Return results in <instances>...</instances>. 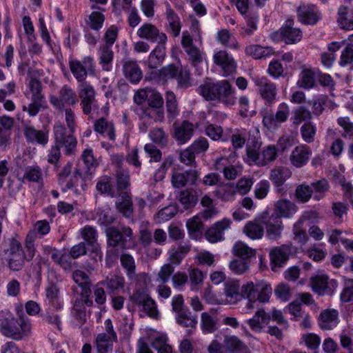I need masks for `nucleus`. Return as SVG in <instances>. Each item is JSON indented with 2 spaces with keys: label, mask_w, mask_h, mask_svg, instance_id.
<instances>
[{
  "label": "nucleus",
  "mask_w": 353,
  "mask_h": 353,
  "mask_svg": "<svg viewBox=\"0 0 353 353\" xmlns=\"http://www.w3.org/2000/svg\"><path fill=\"white\" fill-rule=\"evenodd\" d=\"M228 161L225 158L217 159L215 161V168L217 170H222L225 179L233 180L237 176V170L233 165L226 166Z\"/></svg>",
  "instance_id": "50"
},
{
  "label": "nucleus",
  "mask_w": 353,
  "mask_h": 353,
  "mask_svg": "<svg viewBox=\"0 0 353 353\" xmlns=\"http://www.w3.org/2000/svg\"><path fill=\"white\" fill-rule=\"evenodd\" d=\"M200 327L204 334H212L218 329V319L210 313L204 312L200 317Z\"/></svg>",
  "instance_id": "32"
},
{
  "label": "nucleus",
  "mask_w": 353,
  "mask_h": 353,
  "mask_svg": "<svg viewBox=\"0 0 353 353\" xmlns=\"http://www.w3.org/2000/svg\"><path fill=\"white\" fill-rule=\"evenodd\" d=\"M339 322V312L334 309L323 310L319 316V326L323 330H332Z\"/></svg>",
  "instance_id": "28"
},
{
  "label": "nucleus",
  "mask_w": 353,
  "mask_h": 353,
  "mask_svg": "<svg viewBox=\"0 0 353 353\" xmlns=\"http://www.w3.org/2000/svg\"><path fill=\"white\" fill-rule=\"evenodd\" d=\"M176 321L179 325L184 327H196L197 325L196 317L192 315L189 310L176 314Z\"/></svg>",
  "instance_id": "56"
},
{
  "label": "nucleus",
  "mask_w": 353,
  "mask_h": 353,
  "mask_svg": "<svg viewBox=\"0 0 353 353\" xmlns=\"http://www.w3.org/2000/svg\"><path fill=\"white\" fill-rule=\"evenodd\" d=\"M131 301L139 307L150 316L157 319L159 311L155 301L145 291L137 290L131 296Z\"/></svg>",
  "instance_id": "13"
},
{
  "label": "nucleus",
  "mask_w": 353,
  "mask_h": 353,
  "mask_svg": "<svg viewBox=\"0 0 353 353\" xmlns=\"http://www.w3.org/2000/svg\"><path fill=\"white\" fill-rule=\"evenodd\" d=\"M281 36L286 43H296L302 38V32L294 27V21L288 19L280 30Z\"/></svg>",
  "instance_id": "24"
},
{
  "label": "nucleus",
  "mask_w": 353,
  "mask_h": 353,
  "mask_svg": "<svg viewBox=\"0 0 353 353\" xmlns=\"http://www.w3.org/2000/svg\"><path fill=\"white\" fill-rule=\"evenodd\" d=\"M254 82L258 91L267 105H272L276 101L277 88L276 85L266 77H256Z\"/></svg>",
  "instance_id": "10"
},
{
  "label": "nucleus",
  "mask_w": 353,
  "mask_h": 353,
  "mask_svg": "<svg viewBox=\"0 0 353 353\" xmlns=\"http://www.w3.org/2000/svg\"><path fill=\"white\" fill-rule=\"evenodd\" d=\"M270 320V315L267 314L264 310H259L254 316L247 321L250 328L256 332L261 331L263 327L261 323H268Z\"/></svg>",
  "instance_id": "37"
},
{
  "label": "nucleus",
  "mask_w": 353,
  "mask_h": 353,
  "mask_svg": "<svg viewBox=\"0 0 353 353\" xmlns=\"http://www.w3.org/2000/svg\"><path fill=\"white\" fill-rule=\"evenodd\" d=\"M234 254L242 259H248L256 255V250L243 242H238L233 247Z\"/></svg>",
  "instance_id": "53"
},
{
  "label": "nucleus",
  "mask_w": 353,
  "mask_h": 353,
  "mask_svg": "<svg viewBox=\"0 0 353 353\" xmlns=\"http://www.w3.org/2000/svg\"><path fill=\"white\" fill-rule=\"evenodd\" d=\"M92 304L93 302L90 296H81L80 298L77 299L74 301L72 314L80 326L85 323L87 321L85 305L90 307Z\"/></svg>",
  "instance_id": "21"
},
{
  "label": "nucleus",
  "mask_w": 353,
  "mask_h": 353,
  "mask_svg": "<svg viewBox=\"0 0 353 353\" xmlns=\"http://www.w3.org/2000/svg\"><path fill=\"white\" fill-rule=\"evenodd\" d=\"M81 236L83 239L87 242L88 245H91L92 249L97 251L99 248V245L97 243V232L92 226L86 225L81 230Z\"/></svg>",
  "instance_id": "52"
},
{
  "label": "nucleus",
  "mask_w": 353,
  "mask_h": 353,
  "mask_svg": "<svg viewBox=\"0 0 353 353\" xmlns=\"http://www.w3.org/2000/svg\"><path fill=\"white\" fill-rule=\"evenodd\" d=\"M292 252L291 245H283L276 247L270 253V260L272 265V270L277 271L288 260L289 255Z\"/></svg>",
  "instance_id": "22"
},
{
  "label": "nucleus",
  "mask_w": 353,
  "mask_h": 353,
  "mask_svg": "<svg viewBox=\"0 0 353 353\" xmlns=\"http://www.w3.org/2000/svg\"><path fill=\"white\" fill-rule=\"evenodd\" d=\"M161 74L168 79L175 78L177 86L181 89H187L192 85V79L189 70L174 65H169L161 70Z\"/></svg>",
  "instance_id": "8"
},
{
  "label": "nucleus",
  "mask_w": 353,
  "mask_h": 353,
  "mask_svg": "<svg viewBox=\"0 0 353 353\" xmlns=\"http://www.w3.org/2000/svg\"><path fill=\"white\" fill-rule=\"evenodd\" d=\"M242 296H245L249 301L248 308H252V303L259 301L261 303L269 301L272 293L271 285L264 281H258L256 283L248 282L241 288Z\"/></svg>",
  "instance_id": "5"
},
{
  "label": "nucleus",
  "mask_w": 353,
  "mask_h": 353,
  "mask_svg": "<svg viewBox=\"0 0 353 353\" xmlns=\"http://www.w3.org/2000/svg\"><path fill=\"white\" fill-rule=\"evenodd\" d=\"M313 190L310 185L307 184H301L298 185L295 190V198L298 201L305 203L312 197Z\"/></svg>",
  "instance_id": "60"
},
{
  "label": "nucleus",
  "mask_w": 353,
  "mask_h": 353,
  "mask_svg": "<svg viewBox=\"0 0 353 353\" xmlns=\"http://www.w3.org/2000/svg\"><path fill=\"white\" fill-rule=\"evenodd\" d=\"M81 158L85 166V174L87 176H91L98 165V163L94 157L92 150L91 149L84 150L81 154Z\"/></svg>",
  "instance_id": "49"
},
{
  "label": "nucleus",
  "mask_w": 353,
  "mask_h": 353,
  "mask_svg": "<svg viewBox=\"0 0 353 353\" xmlns=\"http://www.w3.org/2000/svg\"><path fill=\"white\" fill-rule=\"evenodd\" d=\"M264 223L266 234L269 239L276 240L281 236L283 229V222L281 219L272 215Z\"/></svg>",
  "instance_id": "31"
},
{
  "label": "nucleus",
  "mask_w": 353,
  "mask_h": 353,
  "mask_svg": "<svg viewBox=\"0 0 353 353\" xmlns=\"http://www.w3.org/2000/svg\"><path fill=\"white\" fill-rule=\"evenodd\" d=\"M291 171L285 167H276L272 170L270 179L278 187L281 186L290 177Z\"/></svg>",
  "instance_id": "45"
},
{
  "label": "nucleus",
  "mask_w": 353,
  "mask_h": 353,
  "mask_svg": "<svg viewBox=\"0 0 353 353\" xmlns=\"http://www.w3.org/2000/svg\"><path fill=\"white\" fill-rule=\"evenodd\" d=\"M31 330V323L28 318L19 315L17 319L9 312H0V331L3 336L19 341L29 336Z\"/></svg>",
  "instance_id": "2"
},
{
  "label": "nucleus",
  "mask_w": 353,
  "mask_h": 353,
  "mask_svg": "<svg viewBox=\"0 0 353 353\" xmlns=\"http://www.w3.org/2000/svg\"><path fill=\"white\" fill-rule=\"evenodd\" d=\"M246 54L254 59L266 57L272 53V50L269 48H263L259 45H250L245 48Z\"/></svg>",
  "instance_id": "54"
},
{
  "label": "nucleus",
  "mask_w": 353,
  "mask_h": 353,
  "mask_svg": "<svg viewBox=\"0 0 353 353\" xmlns=\"http://www.w3.org/2000/svg\"><path fill=\"white\" fill-rule=\"evenodd\" d=\"M194 128L192 123L185 120L173 124L172 137L179 145H183L190 140L194 134Z\"/></svg>",
  "instance_id": "16"
},
{
  "label": "nucleus",
  "mask_w": 353,
  "mask_h": 353,
  "mask_svg": "<svg viewBox=\"0 0 353 353\" xmlns=\"http://www.w3.org/2000/svg\"><path fill=\"white\" fill-rule=\"evenodd\" d=\"M243 231L246 236L253 240L261 239L264 234L263 226L256 220L248 222L244 226Z\"/></svg>",
  "instance_id": "41"
},
{
  "label": "nucleus",
  "mask_w": 353,
  "mask_h": 353,
  "mask_svg": "<svg viewBox=\"0 0 353 353\" xmlns=\"http://www.w3.org/2000/svg\"><path fill=\"white\" fill-rule=\"evenodd\" d=\"M299 20L307 25H314L321 19V14L314 6L301 5L298 10Z\"/></svg>",
  "instance_id": "23"
},
{
  "label": "nucleus",
  "mask_w": 353,
  "mask_h": 353,
  "mask_svg": "<svg viewBox=\"0 0 353 353\" xmlns=\"http://www.w3.org/2000/svg\"><path fill=\"white\" fill-rule=\"evenodd\" d=\"M50 230L49 223L46 220H41L37 221L33 228L28 233L25 244L28 251V256L30 259H32L34 256V241L35 239L47 234Z\"/></svg>",
  "instance_id": "9"
},
{
  "label": "nucleus",
  "mask_w": 353,
  "mask_h": 353,
  "mask_svg": "<svg viewBox=\"0 0 353 353\" xmlns=\"http://www.w3.org/2000/svg\"><path fill=\"white\" fill-rule=\"evenodd\" d=\"M239 289L240 284L238 281H228L225 283L224 292L230 303H236L241 299L242 292H240Z\"/></svg>",
  "instance_id": "34"
},
{
  "label": "nucleus",
  "mask_w": 353,
  "mask_h": 353,
  "mask_svg": "<svg viewBox=\"0 0 353 353\" xmlns=\"http://www.w3.org/2000/svg\"><path fill=\"white\" fill-rule=\"evenodd\" d=\"M137 34L141 39L158 44H165L168 41L167 35L150 23H143L137 30Z\"/></svg>",
  "instance_id": "15"
},
{
  "label": "nucleus",
  "mask_w": 353,
  "mask_h": 353,
  "mask_svg": "<svg viewBox=\"0 0 353 353\" xmlns=\"http://www.w3.org/2000/svg\"><path fill=\"white\" fill-rule=\"evenodd\" d=\"M202 194L200 190L193 188L186 189L180 192L179 200L180 203L188 209L194 206L199 200V196Z\"/></svg>",
  "instance_id": "35"
},
{
  "label": "nucleus",
  "mask_w": 353,
  "mask_h": 353,
  "mask_svg": "<svg viewBox=\"0 0 353 353\" xmlns=\"http://www.w3.org/2000/svg\"><path fill=\"white\" fill-rule=\"evenodd\" d=\"M231 223V221L228 219L216 222L206 230L205 233L206 239L212 243L222 241L224 232L230 228Z\"/></svg>",
  "instance_id": "20"
},
{
  "label": "nucleus",
  "mask_w": 353,
  "mask_h": 353,
  "mask_svg": "<svg viewBox=\"0 0 353 353\" xmlns=\"http://www.w3.org/2000/svg\"><path fill=\"white\" fill-rule=\"evenodd\" d=\"M26 257L28 260H30L28 256V254L26 255L24 253H18L13 256H8L7 257L8 268L12 271L21 270L24 265L25 259Z\"/></svg>",
  "instance_id": "58"
},
{
  "label": "nucleus",
  "mask_w": 353,
  "mask_h": 353,
  "mask_svg": "<svg viewBox=\"0 0 353 353\" xmlns=\"http://www.w3.org/2000/svg\"><path fill=\"white\" fill-rule=\"evenodd\" d=\"M72 277L76 283L81 288V296H90V282L87 274L81 270H76L72 274Z\"/></svg>",
  "instance_id": "40"
},
{
  "label": "nucleus",
  "mask_w": 353,
  "mask_h": 353,
  "mask_svg": "<svg viewBox=\"0 0 353 353\" xmlns=\"http://www.w3.org/2000/svg\"><path fill=\"white\" fill-rule=\"evenodd\" d=\"M96 188L101 194H108L112 198L117 196V192L112 185V179L110 176H102L98 181Z\"/></svg>",
  "instance_id": "46"
},
{
  "label": "nucleus",
  "mask_w": 353,
  "mask_h": 353,
  "mask_svg": "<svg viewBox=\"0 0 353 353\" xmlns=\"http://www.w3.org/2000/svg\"><path fill=\"white\" fill-rule=\"evenodd\" d=\"M298 207L287 199H281L274 203V212L272 214L278 219H290L297 212Z\"/></svg>",
  "instance_id": "19"
},
{
  "label": "nucleus",
  "mask_w": 353,
  "mask_h": 353,
  "mask_svg": "<svg viewBox=\"0 0 353 353\" xmlns=\"http://www.w3.org/2000/svg\"><path fill=\"white\" fill-rule=\"evenodd\" d=\"M165 44L158 46L150 52L148 57V66L150 68H157L163 62L165 55Z\"/></svg>",
  "instance_id": "43"
},
{
  "label": "nucleus",
  "mask_w": 353,
  "mask_h": 353,
  "mask_svg": "<svg viewBox=\"0 0 353 353\" xmlns=\"http://www.w3.org/2000/svg\"><path fill=\"white\" fill-rule=\"evenodd\" d=\"M78 101L76 92L68 85H64L59 92V97H50V103L57 109L63 110L65 105H74Z\"/></svg>",
  "instance_id": "14"
},
{
  "label": "nucleus",
  "mask_w": 353,
  "mask_h": 353,
  "mask_svg": "<svg viewBox=\"0 0 353 353\" xmlns=\"http://www.w3.org/2000/svg\"><path fill=\"white\" fill-rule=\"evenodd\" d=\"M79 96L84 114H90L92 110L98 108L95 90L90 83L79 85Z\"/></svg>",
  "instance_id": "12"
},
{
  "label": "nucleus",
  "mask_w": 353,
  "mask_h": 353,
  "mask_svg": "<svg viewBox=\"0 0 353 353\" xmlns=\"http://www.w3.org/2000/svg\"><path fill=\"white\" fill-rule=\"evenodd\" d=\"M118 338L107 336L105 334H99L95 339L98 353H112L113 343H117Z\"/></svg>",
  "instance_id": "36"
},
{
  "label": "nucleus",
  "mask_w": 353,
  "mask_h": 353,
  "mask_svg": "<svg viewBox=\"0 0 353 353\" xmlns=\"http://www.w3.org/2000/svg\"><path fill=\"white\" fill-rule=\"evenodd\" d=\"M328 283V277L326 275H316L310 279L312 290L319 295H323L330 292Z\"/></svg>",
  "instance_id": "42"
},
{
  "label": "nucleus",
  "mask_w": 353,
  "mask_h": 353,
  "mask_svg": "<svg viewBox=\"0 0 353 353\" xmlns=\"http://www.w3.org/2000/svg\"><path fill=\"white\" fill-rule=\"evenodd\" d=\"M277 157V149L273 145H268L261 152V162L259 166H265L274 161Z\"/></svg>",
  "instance_id": "59"
},
{
  "label": "nucleus",
  "mask_w": 353,
  "mask_h": 353,
  "mask_svg": "<svg viewBox=\"0 0 353 353\" xmlns=\"http://www.w3.org/2000/svg\"><path fill=\"white\" fill-rule=\"evenodd\" d=\"M213 59L214 63L221 67L224 77H229L236 72V63L234 58L226 51L221 50L216 52Z\"/></svg>",
  "instance_id": "17"
},
{
  "label": "nucleus",
  "mask_w": 353,
  "mask_h": 353,
  "mask_svg": "<svg viewBox=\"0 0 353 353\" xmlns=\"http://www.w3.org/2000/svg\"><path fill=\"white\" fill-rule=\"evenodd\" d=\"M123 71L125 77L132 83H137L142 78V72L135 61H123Z\"/></svg>",
  "instance_id": "29"
},
{
  "label": "nucleus",
  "mask_w": 353,
  "mask_h": 353,
  "mask_svg": "<svg viewBox=\"0 0 353 353\" xmlns=\"http://www.w3.org/2000/svg\"><path fill=\"white\" fill-rule=\"evenodd\" d=\"M315 72L310 68H304L299 74L297 85L299 88L309 90L315 86Z\"/></svg>",
  "instance_id": "39"
},
{
  "label": "nucleus",
  "mask_w": 353,
  "mask_h": 353,
  "mask_svg": "<svg viewBox=\"0 0 353 353\" xmlns=\"http://www.w3.org/2000/svg\"><path fill=\"white\" fill-rule=\"evenodd\" d=\"M114 52L112 47L102 45L99 48V63L103 70L110 72L112 69Z\"/></svg>",
  "instance_id": "30"
},
{
  "label": "nucleus",
  "mask_w": 353,
  "mask_h": 353,
  "mask_svg": "<svg viewBox=\"0 0 353 353\" xmlns=\"http://www.w3.org/2000/svg\"><path fill=\"white\" fill-rule=\"evenodd\" d=\"M122 267L126 270L127 275L132 278L135 274L136 265L134 258L129 254H123L120 257Z\"/></svg>",
  "instance_id": "64"
},
{
  "label": "nucleus",
  "mask_w": 353,
  "mask_h": 353,
  "mask_svg": "<svg viewBox=\"0 0 353 353\" xmlns=\"http://www.w3.org/2000/svg\"><path fill=\"white\" fill-rule=\"evenodd\" d=\"M24 135L27 141L30 143H36L43 146L48 143V131L47 130H39L32 126H27L24 128Z\"/></svg>",
  "instance_id": "27"
},
{
  "label": "nucleus",
  "mask_w": 353,
  "mask_h": 353,
  "mask_svg": "<svg viewBox=\"0 0 353 353\" xmlns=\"http://www.w3.org/2000/svg\"><path fill=\"white\" fill-rule=\"evenodd\" d=\"M198 92L206 101L221 102L228 107L233 106L237 100L235 89L225 79L205 82L199 86Z\"/></svg>",
  "instance_id": "1"
},
{
  "label": "nucleus",
  "mask_w": 353,
  "mask_h": 353,
  "mask_svg": "<svg viewBox=\"0 0 353 353\" xmlns=\"http://www.w3.org/2000/svg\"><path fill=\"white\" fill-rule=\"evenodd\" d=\"M94 130L107 137L110 141L115 140V130L112 123L109 122L105 118H100L94 123Z\"/></svg>",
  "instance_id": "33"
},
{
  "label": "nucleus",
  "mask_w": 353,
  "mask_h": 353,
  "mask_svg": "<svg viewBox=\"0 0 353 353\" xmlns=\"http://www.w3.org/2000/svg\"><path fill=\"white\" fill-rule=\"evenodd\" d=\"M43 85L36 77H31L28 82V90L26 96L29 98L31 102L28 105H23L22 110L27 112L30 117L36 116L43 107L46 98L42 92Z\"/></svg>",
  "instance_id": "4"
},
{
  "label": "nucleus",
  "mask_w": 353,
  "mask_h": 353,
  "mask_svg": "<svg viewBox=\"0 0 353 353\" xmlns=\"http://www.w3.org/2000/svg\"><path fill=\"white\" fill-rule=\"evenodd\" d=\"M215 195L223 201H230L233 199L236 193V188L232 183L225 184L223 186L218 188L215 192Z\"/></svg>",
  "instance_id": "55"
},
{
  "label": "nucleus",
  "mask_w": 353,
  "mask_h": 353,
  "mask_svg": "<svg viewBox=\"0 0 353 353\" xmlns=\"http://www.w3.org/2000/svg\"><path fill=\"white\" fill-rule=\"evenodd\" d=\"M165 105L168 117L174 119L179 115L178 103L175 94L172 91H167L165 94Z\"/></svg>",
  "instance_id": "51"
},
{
  "label": "nucleus",
  "mask_w": 353,
  "mask_h": 353,
  "mask_svg": "<svg viewBox=\"0 0 353 353\" xmlns=\"http://www.w3.org/2000/svg\"><path fill=\"white\" fill-rule=\"evenodd\" d=\"M124 279L117 275L108 276L100 284L106 286L110 290L115 291L123 288Z\"/></svg>",
  "instance_id": "57"
},
{
  "label": "nucleus",
  "mask_w": 353,
  "mask_h": 353,
  "mask_svg": "<svg viewBox=\"0 0 353 353\" xmlns=\"http://www.w3.org/2000/svg\"><path fill=\"white\" fill-rule=\"evenodd\" d=\"M312 118V113L304 106H301L294 111V114L291 119L293 125L298 126L302 122L310 120Z\"/></svg>",
  "instance_id": "61"
},
{
  "label": "nucleus",
  "mask_w": 353,
  "mask_h": 353,
  "mask_svg": "<svg viewBox=\"0 0 353 353\" xmlns=\"http://www.w3.org/2000/svg\"><path fill=\"white\" fill-rule=\"evenodd\" d=\"M189 236L194 240H198L202 236L203 224L199 216H194L186 222Z\"/></svg>",
  "instance_id": "38"
},
{
  "label": "nucleus",
  "mask_w": 353,
  "mask_h": 353,
  "mask_svg": "<svg viewBox=\"0 0 353 353\" xmlns=\"http://www.w3.org/2000/svg\"><path fill=\"white\" fill-rule=\"evenodd\" d=\"M119 199L116 201L117 210L126 218H130L133 214L132 198L130 192H122L119 194Z\"/></svg>",
  "instance_id": "25"
},
{
  "label": "nucleus",
  "mask_w": 353,
  "mask_h": 353,
  "mask_svg": "<svg viewBox=\"0 0 353 353\" xmlns=\"http://www.w3.org/2000/svg\"><path fill=\"white\" fill-rule=\"evenodd\" d=\"M224 344L228 350L236 353H248V347L236 336H227Z\"/></svg>",
  "instance_id": "44"
},
{
  "label": "nucleus",
  "mask_w": 353,
  "mask_h": 353,
  "mask_svg": "<svg viewBox=\"0 0 353 353\" xmlns=\"http://www.w3.org/2000/svg\"><path fill=\"white\" fill-rule=\"evenodd\" d=\"M165 15L173 36L177 37L180 33L181 26L178 15L171 8L169 3L166 4Z\"/></svg>",
  "instance_id": "47"
},
{
  "label": "nucleus",
  "mask_w": 353,
  "mask_h": 353,
  "mask_svg": "<svg viewBox=\"0 0 353 353\" xmlns=\"http://www.w3.org/2000/svg\"><path fill=\"white\" fill-rule=\"evenodd\" d=\"M69 67L79 85L88 83L86 81L88 74H95L94 60L90 56L84 57L81 61L77 59L70 60L69 61Z\"/></svg>",
  "instance_id": "6"
},
{
  "label": "nucleus",
  "mask_w": 353,
  "mask_h": 353,
  "mask_svg": "<svg viewBox=\"0 0 353 353\" xmlns=\"http://www.w3.org/2000/svg\"><path fill=\"white\" fill-rule=\"evenodd\" d=\"M312 154V150L308 145L301 144L292 150L289 160L293 166L300 168L308 163Z\"/></svg>",
  "instance_id": "18"
},
{
  "label": "nucleus",
  "mask_w": 353,
  "mask_h": 353,
  "mask_svg": "<svg viewBox=\"0 0 353 353\" xmlns=\"http://www.w3.org/2000/svg\"><path fill=\"white\" fill-rule=\"evenodd\" d=\"M55 143L59 147H63L65 153L67 155H71L74 153L77 141L73 136V133H67L66 128L61 123H57L53 129Z\"/></svg>",
  "instance_id": "7"
},
{
  "label": "nucleus",
  "mask_w": 353,
  "mask_h": 353,
  "mask_svg": "<svg viewBox=\"0 0 353 353\" xmlns=\"http://www.w3.org/2000/svg\"><path fill=\"white\" fill-rule=\"evenodd\" d=\"M311 188L314 192V198L316 200H320L324 197V194L329 190L330 185L328 181L322 179L311 183Z\"/></svg>",
  "instance_id": "62"
},
{
  "label": "nucleus",
  "mask_w": 353,
  "mask_h": 353,
  "mask_svg": "<svg viewBox=\"0 0 353 353\" xmlns=\"http://www.w3.org/2000/svg\"><path fill=\"white\" fill-rule=\"evenodd\" d=\"M290 107L285 103L278 105L275 114L272 110H265L263 114V123L268 129L274 128L278 124L284 123L290 115Z\"/></svg>",
  "instance_id": "11"
},
{
  "label": "nucleus",
  "mask_w": 353,
  "mask_h": 353,
  "mask_svg": "<svg viewBox=\"0 0 353 353\" xmlns=\"http://www.w3.org/2000/svg\"><path fill=\"white\" fill-rule=\"evenodd\" d=\"M134 112L141 119H151L155 122L162 121L164 112L162 108L152 107H136Z\"/></svg>",
  "instance_id": "26"
},
{
  "label": "nucleus",
  "mask_w": 353,
  "mask_h": 353,
  "mask_svg": "<svg viewBox=\"0 0 353 353\" xmlns=\"http://www.w3.org/2000/svg\"><path fill=\"white\" fill-rule=\"evenodd\" d=\"M105 233L108 246L106 259H116L119 254L118 248L121 250L127 249V243L134 240L132 228L123 225L109 227L105 230Z\"/></svg>",
  "instance_id": "3"
},
{
  "label": "nucleus",
  "mask_w": 353,
  "mask_h": 353,
  "mask_svg": "<svg viewBox=\"0 0 353 353\" xmlns=\"http://www.w3.org/2000/svg\"><path fill=\"white\" fill-rule=\"evenodd\" d=\"M301 134L304 142L311 143L314 141L316 128L311 122H306L301 127Z\"/></svg>",
  "instance_id": "63"
},
{
  "label": "nucleus",
  "mask_w": 353,
  "mask_h": 353,
  "mask_svg": "<svg viewBox=\"0 0 353 353\" xmlns=\"http://www.w3.org/2000/svg\"><path fill=\"white\" fill-rule=\"evenodd\" d=\"M338 22L340 27L345 30H353V17L347 6H341L338 10Z\"/></svg>",
  "instance_id": "48"
}]
</instances>
